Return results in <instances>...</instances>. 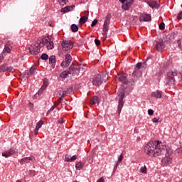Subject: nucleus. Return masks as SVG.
I'll return each mask as SVG.
<instances>
[{"label": "nucleus", "instance_id": "5fc2aeb1", "mask_svg": "<svg viewBox=\"0 0 182 182\" xmlns=\"http://www.w3.org/2000/svg\"><path fill=\"white\" fill-rule=\"evenodd\" d=\"M62 100H63V97H60L58 99L59 103H60V102H62Z\"/></svg>", "mask_w": 182, "mask_h": 182}, {"label": "nucleus", "instance_id": "f03ea898", "mask_svg": "<svg viewBox=\"0 0 182 182\" xmlns=\"http://www.w3.org/2000/svg\"><path fill=\"white\" fill-rule=\"evenodd\" d=\"M103 82H107V75L105 73L98 74L94 77L92 85L94 86H100Z\"/></svg>", "mask_w": 182, "mask_h": 182}, {"label": "nucleus", "instance_id": "f3484780", "mask_svg": "<svg viewBox=\"0 0 182 182\" xmlns=\"http://www.w3.org/2000/svg\"><path fill=\"white\" fill-rule=\"evenodd\" d=\"M140 22H149V21H151V16L149 14H142L139 16Z\"/></svg>", "mask_w": 182, "mask_h": 182}, {"label": "nucleus", "instance_id": "ea45409f", "mask_svg": "<svg viewBox=\"0 0 182 182\" xmlns=\"http://www.w3.org/2000/svg\"><path fill=\"white\" fill-rule=\"evenodd\" d=\"M53 110H55V105H53L49 110L47 112V114H49V113H50V112H53Z\"/></svg>", "mask_w": 182, "mask_h": 182}, {"label": "nucleus", "instance_id": "4be33fe9", "mask_svg": "<svg viewBox=\"0 0 182 182\" xmlns=\"http://www.w3.org/2000/svg\"><path fill=\"white\" fill-rule=\"evenodd\" d=\"M55 63H56V57H55V55H51L49 58V64L51 65L53 68H55Z\"/></svg>", "mask_w": 182, "mask_h": 182}, {"label": "nucleus", "instance_id": "864d4df0", "mask_svg": "<svg viewBox=\"0 0 182 182\" xmlns=\"http://www.w3.org/2000/svg\"><path fill=\"white\" fill-rule=\"evenodd\" d=\"M2 59H4V55L0 54V63L2 62Z\"/></svg>", "mask_w": 182, "mask_h": 182}, {"label": "nucleus", "instance_id": "6e6552de", "mask_svg": "<svg viewBox=\"0 0 182 182\" xmlns=\"http://www.w3.org/2000/svg\"><path fill=\"white\" fill-rule=\"evenodd\" d=\"M80 72V69L77 65L72 64L69 68V70H68L69 75H72L73 76H76L79 75Z\"/></svg>", "mask_w": 182, "mask_h": 182}, {"label": "nucleus", "instance_id": "39448f33", "mask_svg": "<svg viewBox=\"0 0 182 182\" xmlns=\"http://www.w3.org/2000/svg\"><path fill=\"white\" fill-rule=\"evenodd\" d=\"M109 25H110V16L107 15L103 25L102 35L104 39H106L107 38V32H109Z\"/></svg>", "mask_w": 182, "mask_h": 182}, {"label": "nucleus", "instance_id": "20e7f679", "mask_svg": "<svg viewBox=\"0 0 182 182\" xmlns=\"http://www.w3.org/2000/svg\"><path fill=\"white\" fill-rule=\"evenodd\" d=\"M43 47V43H37L36 44L31 45V48H29L30 53L31 55H38L39 52H41V48Z\"/></svg>", "mask_w": 182, "mask_h": 182}, {"label": "nucleus", "instance_id": "c756f323", "mask_svg": "<svg viewBox=\"0 0 182 182\" xmlns=\"http://www.w3.org/2000/svg\"><path fill=\"white\" fill-rule=\"evenodd\" d=\"M76 170H82L83 168V164L82 162H77L75 165Z\"/></svg>", "mask_w": 182, "mask_h": 182}, {"label": "nucleus", "instance_id": "ddd939ff", "mask_svg": "<svg viewBox=\"0 0 182 182\" xmlns=\"http://www.w3.org/2000/svg\"><path fill=\"white\" fill-rule=\"evenodd\" d=\"M2 72H11V73H14V67H9L6 63L3 64L0 66V73H2Z\"/></svg>", "mask_w": 182, "mask_h": 182}, {"label": "nucleus", "instance_id": "f257e3e1", "mask_svg": "<svg viewBox=\"0 0 182 182\" xmlns=\"http://www.w3.org/2000/svg\"><path fill=\"white\" fill-rule=\"evenodd\" d=\"M144 151L146 154L153 157H159V156L165 154V157L161 161L163 166H170L173 163V159L170 157L171 154H173L171 149L159 141L148 142L144 147Z\"/></svg>", "mask_w": 182, "mask_h": 182}, {"label": "nucleus", "instance_id": "423d86ee", "mask_svg": "<svg viewBox=\"0 0 182 182\" xmlns=\"http://www.w3.org/2000/svg\"><path fill=\"white\" fill-rule=\"evenodd\" d=\"M51 38L52 37L50 36H48L47 37L43 38L41 41V43H43V45H46L47 49L53 48V42L50 41Z\"/></svg>", "mask_w": 182, "mask_h": 182}, {"label": "nucleus", "instance_id": "1a4fd4ad", "mask_svg": "<svg viewBox=\"0 0 182 182\" xmlns=\"http://www.w3.org/2000/svg\"><path fill=\"white\" fill-rule=\"evenodd\" d=\"M70 62H72V55H70V54H66L65 59L61 63V66L63 68H68V66L70 65Z\"/></svg>", "mask_w": 182, "mask_h": 182}, {"label": "nucleus", "instance_id": "cd10ccee", "mask_svg": "<svg viewBox=\"0 0 182 182\" xmlns=\"http://www.w3.org/2000/svg\"><path fill=\"white\" fill-rule=\"evenodd\" d=\"M87 16H82L80 18L79 23H86V22H87Z\"/></svg>", "mask_w": 182, "mask_h": 182}, {"label": "nucleus", "instance_id": "0eeeda50", "mask_svg": "<svg viewBox=\"0 0 182 182\" xmlns=\"http://www.w3.org/2000/svg\"><path fill=\"white\" fill-rule=\"evenodd\" d=\"M36 159L35 156H31L28 157H24L20 160V164H32V163H35Z\"/></svg>", "mask_w": 182, "mask_h": 182}, {"label": "nucleus", "instance_id": "f704fd0d", "mask_svg": "<svg viewBox=\"0 0 182 182\" xmlns=\"http://www.w3.org/2000/svg\"><path fill=\"white\" fill-rule=\"evenodd\" d=\"M4 52H6V53H11V48L8 47V46H5Z\"/></svg>", "mask_w": 182, "mask_h": 182}, {"label": "nucleus", "instance_id": "b1692460", "mask_svg": "<svg viewBox=\"0 0 182 182\" xmlns=\"http://www.w3.org/2000/svg\"><path fill=\"white\" fill-rule=\"evenodd\" d=\"M166 83L169 86H171V85H174L176 83V79L174 78V77H170L167 78Z\"/></svg>", "mask_w": 182, "mask_h": 182}, {"label": "nucleus", "instance_id": "aec40b11", "mask_svg": "<svg viewBox=\"0 0 182 182\" xmlns=\"http://www.w3.org/2000/svg\"><path fill=\"white\" fill-rule=\"evenodd\" d=\"M73 9H75V5L68 6L61 9V12L65 14L66 12H70V11H73Z\"/></svg>", "mask_w": 182, "mask_h": 182}, {"label": "nucleus", "instance_id": "8fccbe9b", "mask_svg": "<svg viewBox=\"0 0 182 182\" xmlns=\"http://www.w3.org/2000/svg\"><path fill=\"white\" fill-rule=\"evenodd\" d=\"M58 123H60V124H62V123H65V119H58Z\"/></svg>", "mask_w": 182, "mask_h": 182}, {"label": "nucleus", "instance_id": "79ce46f5", "mask_svg": "<svg viewBox=\"0 0 182 182\" xmlns=\"http://www.w3.org/2000/svg\"><path fill=\"white\" fill-rule=\"evenodd\" d=\"M123 159H124L123 154H122L119 156V158H118V161H117V163L122 162V161L123 160Z\"/></svg>", "mask_w": 182, "mask_h": 182}, {"label": "nucleus", "instance_id": "c85d7f7f", "mask_svg": "<svg viewBox=\"0 0 182 182\" xmlns=\"http://www.w3.org/2000/svg\"><path fill=\"white\" fill-rule=\"evenodd\" d=\"M99 102V97L97 96H94L91 100V105H96Z\"/></svg>", "mask_w": 182, "mask_h": 182}, {"label": "nucleus", "instance_id": "2eb2a0df", "mask_svg": "<svg viewBox=\"0 0 182 182\" xmlns=\"http://www.w3.org/2000/svg\"><path fill=\"white\" fill-rule=\"evenodd\" d=\"M155 48L156 50L159 52H161L164 48H166V46L164 45V41L163 40H159V41L156 42L155 45Z\"/></svg>", "mask_w": 182, "mask_h": 182}, {"label": "nucleus", "instance_id": "a19ab883", "mask_svg": "<svg viewBox=\"0 0 182 182\" xmlns=\"http://www.w3.org/2000/svg\"><path fill=\"white\" fill-rule=\"evenodd\" d=\"M148 114H149V116H153V114H154V111H153V109H149L148 110Z\"/></svg>", "mask_w": 182, "mask_h": 182}, {"label": "nucleus", "instance_id": "09e8293b", "mask_svg": "<svg viewBox=\"0 0 182 182\" xmlns=\"http://www.w3.org/2000/svg\"><path fill=\"white\" fill-rule=\"evenodd\" d=\"M174 76H177V73H176V72H172L171 77H174Z\"/></svg>", "mask_w": 182, "mask_h": 182}, {"label": "nucleus", "instance_id": "a18cd8bd", "mask_svg": "<svg viewBox=\"0 0 182 182\" xmlns=\"http://www.w3.org/2000/svg\"><path fill=\"white\" fill-rule=\"evenodd\" d=\"M117 167H119V162H117L114 166V173L117 170Z\"/></svg>", "mask_w": 182, "mask_h": 182}, {"label": "nucleus", "instance_id": "dca6fc26", "mask_svg": "<svg viewBox=\"0 0 182 182\" xmlns=\"http://www.w3.org/2000/svg\"><path fill=\"white\" fill-rule=\"evenodd\" d=\"M48 86H49V81L47 79H44L43 85L38 92V96L42 95L44 90H46V87H48Z\"/></svg>", "mask_w": 182, "mask_h": 182}, {"label": "nucleus", "instance_id": "4c0bfd02", "mask_svg": "<svg viewBox=\"0 0 182 182\" xmlns=\"http://www.w3.org/2000/svg\"><path fill=\"white\" fill-rule=\"evenodd\" d=\"M77 159V156L76 155L70 156V163H72V161H75Z\"/></svg>", "mask_w": 182, "mask_h": 182}, {"label": "nucleus", "instance_id": "13d9d810", "mask_svg": "<svg viewBox=\"0 0 182 182\" xmlns=\"http://www.w3.org/2000/svg\"><path fill=\"white\" fill-rule=\"evenodd\" d=\"M2 45V41L0 40V47Z\"/></svg>", "mask_w": 182, "mask_h": 182}, {"label": "nucleus", "instance_id": "a211bd4d", "mask_svg": "<svg viewBox=\"0 0 182 182\" xmlns=\"http://www.w3.org/2000/svg\"><path fill=\"white\" fill-rule=\"evenodd\" d=\"M35 72H36V67L33 65L29 70L25 71L24 76L25 77H29L30 75H35Z\"/></svg>", "mask_w": 182, "mask_h": 182}, {"label": "nucleus", "instance_id": "7ed1b4c3", "mask_svg": "<svg viewBox=\"0 0 182 182\" xmlns=\"http://www.w3.org/2000/svg\"><path fill=\"white\" fill-rule=\"evenodd\" d=\"M118 96H119V102H118V114L122 113V109H123V106L124 105V102L123 99H124V91L123 90H119L118 91Z\"/></svg>", "mask_w": 182, "mask_h": 182}, {"label": "nucleus", "instance_id": "a878e982", "mask_svg": "<svg viewBox=\"0 0 182 182\" xmlns=\"http://www.w3.org/2000/svg\"><path fill=\"white\" fill-rule=\"evenodd\" d=\"M68 75H69V71H63L60 74V77L62 79H66V77H68Z\"/></svg>", "mask_w": 182, "mask_h": 182}, {"label": "nucleus", "instance_id": "6ab92c4d", "mask_svg": "<svg viewBox=\"0 0 182 182\" xmlns=\"http://www.w3.org/2000/svg\"><path fill=\"white\" fill-rule=\"evenodd\" d=\"M147 4L149 5V6H150V8H152V9L156 8L157 9L160 6V4H159V2L156 1H148Z\"/></svg>", "mask_w": 182, "mask_h": 182}, {"label": "nucleus", "instance_id": "7c9ffc66", "mask_svg": "<svg viewBox=\"0 0 182 182\" xmlns=\"http://www.w3.org/2000/svg\"><path fill=\"white\" fill-rule=\"evenodd\" d=\"M71 31L72 32H77V31H79V27H77L76 24H73L71 26Z\"/></svg>", "mask_w": 182, "mask_h": 182}, {"label": "nucleus", "instance_id": "9d476101", "mask_svg": "<svg viewBox=\"0 0 182 182\" xmlns=\"http://www.w3.org/2000/svg\"><path fill=\"white\" fill-rule=\"evenodd\" d=\"M61 45L63 50H70L73 48V43L70 41H63Z\"/></svg>", "mask_w": 182, "mask_h": 182}, {"label": "nucleus", "instance_id": "de8ad7c7", "mask_svg": "<svg viewBox=\"0 0 182 182\" xmlns=\"http://www.w3.org/2000/svg\"><path fill=\"white\" fill-rule=\"evenodd\" d=\"M60 104V102H59V101L58 100L57 102H55L54 103V107H56L57 106H59Z\"/></svg>", "mask_w": 182, "mask_h": 182}, {"label": "nucleus", "instance_id": "49530a36", "mask_svg": "<svg viewBox=\"0 0 182 182\" xmlns=\"http://www.w3.org/2000/svg\"><path fill=\"white\" fill-rule=\"evenodd\" d=\"M177 19H182V11L178 14Z\"/></svg>", "mask_w": 182, "mask_h": 182}, {"label": "nucleus", "instance_id": "bb28decb", "mask_svg": "<svg viewBox=\"0 0 182 182\" xmlns=\"http://www.w3.org/2000/svg\"><path fill=\"white\" fill-rule=\"evenodd\" d=\"M61 93H62V94H61ZM67 93H68V91L65 90V88H61V89L60 90L59 95L60 96V95H61V97H65V96H66V94H67Z\"/></svg>", "mask_w": 182, "mask_h": 182}, {"label": "nucleus", "instance_id": "3c124183", "mask_svg": "<svg viewBox=\"0 0 182 182\" xmlns=\"http://www.w3.org/2000/svg\"><path fill=\"white\" fill-rule=\"evenodd\" d=\"M97 182H105V178H103V177H101Z\"/></svg>", "mask_w": 182, "mask_h": 182}, {"label": "nucleus", "instance_id": "c9c22d12", "mask_svg": "<svg viewBox=\"0 0 182 182\" xmlns=\"http://www.w3.org/2000/svg\"><path fill=\"white\" fill-rule=\"evenodd\" d=\"M58 2L60 5H62V6L66 5V2H68V0H58Z\"/></svg>", "mask_w": 182, "mask_h": 182}, {"label": "nucleus", "instance_id": "f8f14e48", "mask_svg": "<svg viewBox=\"0 0 182 182\" xmlns=\"http://www.w3.org/2000/svg\"><path fill=\"white\" fill-rule=\"evenodd\" d=\"M115 80H117V82H121L124 85L127 84V77L124 73L118 74L115 77Z\"/></svg>", "mask_w": 182, "mask_h": 182}, {"label": "nucleus", "instance_id": "5701e85b", "mask_svg": "<svg viewBox=\"0 0 182 182\" xmlns=\"http://www.w3.org/2000/svg\"><path fill=\"white\" fill-rule=\"evenodd\" d=\"M152 97H155V99H161V91H156L152 92L151 94Z\"/></svg>", "mask_w": 182, "mask_h": 182}, {"label": "nucleus", "instance_id": "393cba45", "mask_svg": "<svg viewBox=\"0 0 182 182\" xmlns=\"http://www.w3.org/2000/svg\"><path fill=\"white\" fill-rule=\"evenodd\" d=\"M140 68H141V63H138L136 65V68L132 73L133 76H136L137 75V72L139 71V69H140Z\"/></svg>", "mask_w": 182, "mask_h": 182}, {"label": "nucleus", "instance_id": "c03bdc74", "mask_svg": "<svg viewBox=\"0 0 182 182\" xmlns=\"http://www.w3.org/2000/svg\"><path fill=\"white\" fill-rule=\"evenodd\" d=\"M70 156L65 155V161L70 162Z\"/></svg>", "mask_w": 182, "mask_h": 182}, {"label": "nucleus", "instance_id": "72a5a7b5", "mask_svg": "<svg viewBox=\"0 0 182 182\" xmlns=\"http://www.w3.org/2000/svg\"><path fill=\"white\" fill-rule=\"evenodd\" d=\"M41 59H43V60H48V59H49V56L48 54L43 53L41 55Z\"/></svg>", "mask_w": 182, "mask_h": 182}, {"label": "nucleus", "instance_id": "2f4dec72", "mask_svg": "<svg viewBox=\"0 0 182 182\" xmlns=\"http://www.w3.org/2000/svg\"><path fill=\"white\" fill-rule=\"evenodd\" d=\"M139 173H142L143 174H146L147 173V168L146 166L140 168Z\"/></svg>", "mask_w": 182, "mask_h": 182}, {"label": "nucleus", "instance_id": "bf43d9fd", "mask_svg": "<svg viewBox=\"0 0 182 182\" xmlns=\"http://www.w3.org/2000/svg\"><path fill=\"white\" fill-rule=\"evenodd\" d=\"M75 182H77V181H75Z\"/></svg>", "mask_w": 182, "mask_h": 182}, {"label": "nucleus", "instance_id": "4468645a", "mask_svg": "<svg viewBox=\"0 0 182 182\" xmlns=\"http://www.w3.org/2000/svg\"><path fill=\"white\" fill-rule=\"evenodd\" d=\"M13 154H18V149H9L2 153L3 157H11Z\"/></svg>", "mask_w": 182, "mask_h": 182}, {"label": "nucleus", "instance_id": "e433bc0d", "mask_svg": "<svg viewBox=\"0 0 182 182\" xmlns=\"http://www.w3.org/2000/svg\"><path fill=\"white\" fill-rule=\"evenodd\" d=\"M159 29L161 31H164V29H166V25L164 24V23H161L160 25H159Z\"/></svg>", "mask_w": 182, "mask_h": 182}, {"label": "nucleus", "instance_id": "58836bf2", "mask_svg": "<svg viewBox=\"0 0 182 182\" xmlns=\"http://www.w3.org/2000/svg\"><path fill=\"white\" fill-rule=\"evenodd\" d=\"M97 22H98L97 19L95 18V20H93V21L91 23L92 28H93L97 23Z\"/></svg>", "mask_w": 182, "mask_h": 182}, {"label": "nucleus", "instance_id": "4d7b16f0", "mask_svg": "<svg viewBox=\"0 0 182 182\" xmlns=\"http://www.w3.org/2000/svg\"><path fill=\"white\" fill-rule=\"evenodd\" d=\"M30 106H31V107H33V104L30 103Z\"/></svg>", "mask_w": 182, "mask_h": 182}, {"label": "nucleus", "instance_id": "6e6d98bb", "mask_svg": "<svg viewBox=\"0 0 182 182\" xmlns=\"http://www.w3.org/2000/svg\"><path fill=\"white\" fill-rule=\"evenodd\" d=\"M7 45H9V46H11V45H12V42L9 41V42L7 43Z\"/></svg>", "mask_w": 182, "mask_h": 182}, {"label": "nucleus", "instance_id": "412c9836", "mask_svg": "<svg viewBox=\"0 0 182 182\" xmlns=\"http://www.w3.org/2000/svg\"><path fill=\"white\" fill-rule=\"evenodd\" d=\"M43 124V121H40L37 123L36 127L34 129V134L36 135L38 134V132H39V129L42 127Z\"/></svg>", "mask_w": 182, "mask_h": 182}, {"label": "nucleus", "instance_id": "473e14b6", "mask_svg": "<svg viewBox=\"0 0 182 182\" xmlns=\"http://www.w3.org/2000/svg\"><path fill=\"white\" fill-rule=\"evenodd\" d=\"M152 122L153 123H161V122H163V119H160V118H153L152 119Z\"/></svg>", "mask_w": 182, "mask_h": 182}, {"label": "nucleus", "instance_id": "603ef678", "mask_svg": "<svg viewBox=\"0 0 182 182\" xmlns=\"http://www.w3.org/2000/svg\"><path fill=\"white\" fill-rule=\"evenodd\" d=\"M178 46L179 48H181V41L178 40Z\"/></svg>", "mask_w": 182, "mask_h": 182}, {"label": "nucleus", "instance_id": "9b49d317", "mask_svg": "<svg viewBox=\"0 0 182 182\" xmlns=\"http://www.w3.org/2000/svg\"><path fill=\"white\" fill-rule=\"evenodd\" d=\"M119 2L122 4V8L124 11H129L132 4H133V0H119Z\"/></svg>", "mask_w": 182, "mask_h": 182}, {"label": "nucleus", "instance_id": "37998d69", "mask_svg": "<svg viewBox=\"0 0 182 182\" xmlns=\"http://www.w3.org/2000/svg\"><path fill=\"white\" fill-rule=\"evenodd\" d=\"M95 43L97 46H99V45H100V40L99 39H95Z\"/></svg>", "mask_w": 182, "mask_h": 182}]
</instances>
